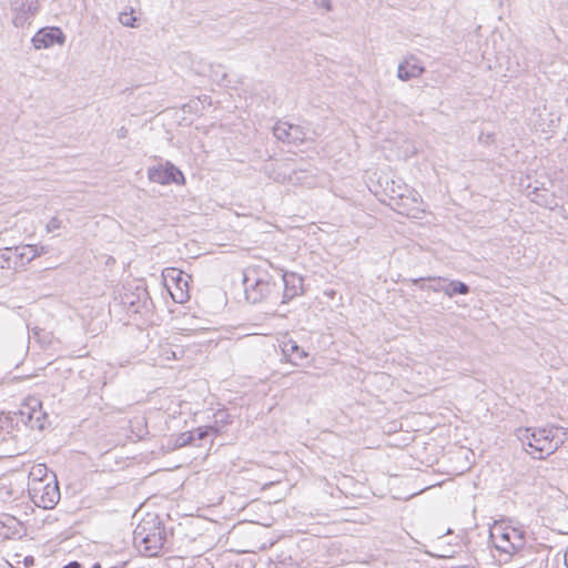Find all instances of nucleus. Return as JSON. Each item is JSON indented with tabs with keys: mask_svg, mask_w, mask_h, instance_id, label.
Wrapping results in <instances>:
<instances>
[{
	"mask_svg": "<svg viewBox=\"0 0 568 568\" xmlns=\"http://www.w3.org/2000/svg\"><path fill=\"white\" fill-rule=\"evenodd\" d=\"M518 438L534 449L535 458L542 459L556 452L566 440V433L558 426L525 428L518 430Z\"/></svg>",
	"mask_w": 568,
	"mask_h": 568,
	"instance_id": "f257e3e1",
	"label": "nucleus"
},
{
	"mask_svg": "<svg viewBox=\"0 0 568 568\" xmlns=\"http://www.w3.org/2000/svg\"><path fill=\"white\" fill-rule=\"evenodd\" d=\"M166 542V530L158 517L143 519L133 531V544L145 557L158 556Z\"/></svg>",
	"mask_w": 568,
	"mask_h": 568,
	"instance_id": "f03ea898",
	"label": "nucleus"
},
{
	"mask_svg": "<svg viewBox=\"0 0 568 568\" xmlns=\"http://www.w3.org/2000/svg\"><path fill=\"white\" fill-rule=\"evenodd\" d=\"M244 293L247 302L252 304L267 300L276 291V285L265 271L250 267L244 272Z\"/></svg>",
	"mask_w": 568,
	"mask_h": 568,
	"instance_id": "7ed1b4c3",
	"label": "nucleus"
},
{
	"mask_svg": "<svg viewBox=\"0 0 568 568\" xmlns=\"http://www.w3.org/2000/svg\"><path fill=\"white\" fill-rule=\"evenodd\" d=\"M490 538L495 548L507 555H514L526 545V531L504 523L495 524L490 529Z\"/></svg>",
	"mask_w": 568,
	"mask_h": 568,
	"instance_id": "20e7f679",
	"label": "nucleus"
},
{
	"mask_svg": "<svg viewBox=\"0 0 568 568\" xmlns=\"http://www.w3.org/2000/svg\"><path fill=\"white\" fill-rule=\"evenodd\" d=\"M28 491L32 501L43 509H52L60 500V489L55 477L49 478L47 483L28 484Z\"/></svg>",
	"mask_w": 568,
	"mask_h": 568,
	"instance_id": "39448f33",
	"label": "nucleus"
},
{
	"mask_svg": "<svg viewBox=\"0 0 568 568\" xmlns=\"http://www.w3.org/2000/svg\"><path fill=\"white\" fill-rule=\"evenodd\" d=\"M10 11L14 27H28L38 12V0H10Z\"/></svg>",
	"mask_w": 568,
	"mask_h": 568,
	"instance_id": "423d86ee",
	"label": "nucleus"
},
{
	"mask_svg": "<svg viewBox=\"0 0 568 568\" xmlns=\"http://www.w3.org/2000/svg\"><path fill=\"white\" fill-rule=\"evenodd\" d=\"M148 178L151 182L159 184H183L185 179L183 173L172 163L166 162L164 165L152 166L148 170Z\"/></svg>",
	"mask_w": 568,
	"mask_h": 568,
	"instance_id": "0eeeda50",
	"label": "nucleus"
},
{
	"mask_svg": "<svg viewBox=\"0 0 568 568\" xmlns=\"http://www.w3.org/2000/svg\"><path fill=\"white\" fill-rule=\"evenodd\" d=\"M34 49H48L54 44L62 45L65 42V36L58 27H45L40 29L32 38Z\"/></svg>",
	"mask_w": 568,
	"mask_h": 568,
	"instance_id": "6e6552de",
	"label": "nucleus"
},
{
	"mask_svg": "<svg viewBox=\"0 0 568 568\" xmlns=\"http://www.w3.org/2000/svg\"><path fill=\"white\" fill-rule=\"evenodd\" d=\"M283 304L303 293V277L301 275L296 273H285L283 275Z\"/></svg>",
	"mask_w": 568,
	"mask_h": 568,
	"instance_id": "1a4fd4ad",
	"label": "nucleus"
},
{
	"mask_svg": "<svg viewBox=\"0 0 568 568\" xmlns=\"http://www.w3.org/2000/svg\"><path fill=\"white\" fill-rule=\"evenodd\" d=\"M425 69L415 58H409L399 63L397 77L402 81L416 79L424 73Z\"/></svg>",
	"mask_w": 568,
	"mask_h": 568,
	"instance_id": "9d476101",
	"label": "nucleus"
},
{
	"mask_svg": "<svg viewBox=\"0 0 568 568\" xmlns=\"http://www.w3.org/2000/svg\"><path fill=\"white\" fill-rule=\"evenodd\" d=\"M469 286L464 282L442 277L440 293H444L448 297H453L455 295H466L469 293Z\"/></svg>",
	"mask_w": 568,
	"mask_h": 568,
	"instance_id": "9b49d317",
	"label": "nucleus"
},
{
	"mask_svg": "<svg viewBox=\"0 0 568 568\" xmlns=\"http://www.w3.org/2000/svg\"><path fill=\"white\" fill-rule=\"evenodd\" d=\"M282 352L287 361L294 365H298V361L307 356V354L294 341L283 342Z\"/></svg>",
	"mask_w": 568,
	"mask_h": 568,
	"instance_id": "f8f14e48",
	"label": "nucleus"
},
{
	"mask_svg": "<svg viewBox=\"0 0 568 568\" xmlns=\"http://www.w3.org/2000/svg\"><path fill=\"white\" fill-rule=\"evenodd\" d=\"M410 282L420 291L440 293L442 277H418Z\"/></svg>",
	"mask_w": 568,
	"mask_h": 568,
	"instance_id": "ddd939ff",
	"label": "nucleus"
},
{
	"mask_svg": "<svg viewBox=\"0 0 568 568\" xmlns=\"http://www.w3.org/2000/svg\"><path fill=\"white\" fill-rule=\"evenodd\" d=\"M163 277L165 284H171L172 286H175L178 283L183 284L185 286V280H190L189 274H185L184 272L175 267L165 268L163 271Z\"/></svg>",
	"mask_w": 568,
	"mask_h": 568,
	"instance_id": "4468645a",
	"label": "nucleus"
},
{
	"mask_svg": "<svg viewBox=\"0 0 568 568\" xmlns=\"http://www.w3.org/2000/svg\"><path fill=\"white\" fill-rule=\"evenodd\" d=\"M168 290L174 302L184 303L189 298V280H185V286L179 283L175 286L168 284Z\"/></svg>",
	"mask_w": 568,
	"mask_h": 568,
	"instance_id": "2eb2a0df",
	"label": "nucleus"
},
{
	"mask_svg": "<svg viewBox=\"0 0 568 568\" xmlns=\"http://www.w3.org/2000/svg\"><path fill=\"white\" fill-rule=\"evenodd\" d=\"M16 252H18V254L21 258H27L28 261H32L37 256H40L41 254L47 253V250L44 246L26 245L21 248L17 247Z\"/></svg>",
	"mask_w": 568,
	"mask_h": 568,
	"instance_id": "dca6fc26",
	"label": "nucleus"
},
{
	"mask_svg": "<svg viewBox=\"0 0 568 568\" xmlns=\"http://www.w3.org/2000/svg\"><path fill=\"white\" fill-rule=\"evenodd\" d=\"M55 477V475H48V468L43 464H39L37 466H33L30 474H29V484H32L34 481H44L47 483L49 478Z\"/></svg>",
	"mask_w": 568,
	"mask_h": 568,
	"instance_id": "f3484780",
	"label": "nucleus"
},
{
	"mask_svg": "<svg viewBox=\"0 0 568 568\" xmlns=\"http://www.w3.org/2000/svg\"><path fill=\"white\" fill-rule=\"evenodd\" d=\"M288 143L298 144L305 141L306 132L301 125L290 123Z\"/></svg>",
	"mask_w": 568,
	"mask_h": 568,
	"instance_id": "a211bd4d",
	"label": "nucleus"
},
{
	"mask_svg": "<svg viewBox=\"0 0 568 568\" xmlns=\"http://www.w3.org/2000/svg\"><path fill=\"white\" fill-rule=\"evenodd\" d=\"M290 123L287 122H277L273 126V134L274 136L282 142L288 143V133H290Z\"/></svg>",
	"mask_w": 568,
	"mask_h": 568,
	"instance_id": "6ab92c4d",
	"label": "nucleus"
},
{
	"mask_svg": "<svg viewBox=\"0 0 568 568\" xmlns=\"http://www.w3.org/2000/svg\"><path fill=\"white\" fill-rule=\"evenodd\" d=\"M186 445H195V433L194 432H185L181 433L176 436L174 440L175 447H184Z\"/></svg>",
	"mask_w": 568,
	"mask_h": 568,
	"instance_id": "aec40b11",
	"label": "nucleus"
},
{
	"mask_svg": "<svg viewBox=\"0 0 568 568\" xmlns=\"http://www.w3.org/2000/svg\"><path fill=\"white\" fill-rule=\"evenodd\" d=\"M27 328L29 331V338H33L41 344H45V343L50 342L49 334L41 335V329L38 326L27 325Z\"/></svg>",
	"mask_w": 568,
	"mask_h": 568,
	"instance_id": "412c9836",
	"label": "nucleus"
},
{
	"mask_svg": "<svg viewBox=\"0 0 568 568\" xmlns=\"http://www.w3.org/2000/svg\"><path fill=\"white\" fill-rule=\"evenodd\" d=\"M193 432L195 433V442H196V440H203L212 434H216L219 432V429L215 426L210 425V426L199 427Z\"/></svg>",
	"mask_w": 568,
	"mask_h": 568,
	"instance_id": "4be33fe9",
	"label": "nucleus"
},
{
	"mask_svg": "<svg viewBox=\"0 0 568 568\" xmlns=\"http://www.w3.org/2000/svg\"><path fill=\"white\" fill-rule=\"evenodd\" d=\"M124 305H129L128 316H132L134 314H140V306L135 305V300L133 295H125L122 300Z\"/></svg>",
	"mask_w": 568,
	"mask_h": 568,
	"instance_id": "5701e85b",
	"label": "nucleus"
},
{
	"mask_svg": "<svg viewBox=\"0 0 568 568\" xmlns=\"http://www.w3.org/2000/svg\"><path fill=\"white\" fill-rule=\"evenodd\" d=\"M13 251L12 248H3L0 250V268L10 267V261L12 257Z\"/></svg>",
	"mask_w": 568,
	"mask_h": 568,
	"instance_id": "b1692460",
	"label": "nucleus"
},
{
	"mask_svg": "<svg viewBox=\"0 0 568 568\" xmlns=\"http://www.w3.org/2000/svg\"><path fill=\"white\" fill-rule=\"evenodd\" d=\"M136 20L135 17H133V11L131 12H122L120 13L119 21L121 24L125 27H134V21Z\"/></svg>",
	"mask_w": 568,
	"mask_h": 568,
	"instance_id": "393cba45",
	"label": "nucleus"
},
{
	"mask_svg": "<svg viewBox=\"0 0 568 568\" xmlns=\"http://www.w3.org/2000/svg\"><path fill=\"white\" fill-rule=\"evenodd\" d=\"M60 227H61V221H60L58 217H52V219L48 222V224H47V226H45L47 232H49V233H50V232H53V231H55V230H58V229H60Z\"/></svg>",
	"mask_w": 568,
	"mask_h": 568,
	"instance_id": "a878e982",
	"label": "nucleus"
},
{
	"mask_svg": "<svg viewBox=\"0 0 568 568\" xmlns=\"http://www.w3.org/2000/svg\"><path fill=\"white\" fill-rule=\"evenodd\" d=\"M316 7L323 8L326 11H332V1L331 0H313Z\"/></svg>",
	"mask_w": 568,
	"mask_h": 568,
	"instance_id": "bb28decb",
	"label": "nucleus"
},
{
	"mask_svg": "<svg viewBox=\"0 0 568 568\" xmlns=\"http://www.w3.org/2000/svg\"><path fill=\"white\" fill-rule=\"evenodd\" d=\"M538 196H539V194L536 193V196L532 199V201L538 203V204H540V205H549L554 201V199H551V201H548V200L541 201V200L538 199Z\"/></svg>",
	"mask_w": 568,
	"mask_h": 568,
	"instance_id": "cd10ccee",
	"label": "nucleus"
},
{
	"mask_svg": "<svg viewBox=\"0 0 568 568\" xmlns=\"http://www.w3.org/2000/svg\"><path fill=\"white\" fill-rule=\"evenodd\" d=\"M403 197H404L403 193L396 192L395 190H392V195H390L392 200H396V199L403 200Z\"/></svg>",
	"mask_w": 568,
	"mask_h": 568,
	"instance_id": "c85d7f7f",
	"label": "nucleus"
},
{
	"mask_svg": "<svg viewBox=\"0 0 568 568\" xmlns=\"http://www.w3.org/2000/svg\"><path fill=\"white\" fill-rule=\"evenodd\" d=\"M63 568H82V565L78 561H71L65 565Z\"/></svg>",
	"mask_w": 568,
	"mask_h": 568,
	"instance_id": "c756f323",
	"label": "nucleus"
},
{
	"mask_svg": "<svg viewBox=\"0 0 568 568\" xmlns=\"http://www.w3.org/2000/svg\"><path fill=\"white\" fill-rule=\"evenodd\" d=\"M33 561H34V559L31 556H28V557L24 558V565L27 567L31 566L33 564Z\"/></svg>",
	"mask_w": 568,
	"mask_h": 568,
	"instance_id": "7c9ffc66",
	"label": "nucleus"
},
{
	"mask_svg": "<svg viewBox=\"0 0 568 568\" xmlns=\"http://www.w3.org/2000/svg\"><path fill=\"white\" fill-rule=\"evenodd\" d=\"M91 568H101V565L97 562Z\"/></svg>",
	"mask_w": 568,
	"mask_h": 568,
	"instance_id": "2f4dec72",
	"label": "nucleus"
},
{
	"mask_svg": "<svg viewBox=\"0 0 568 568\" xmlns=\"http://www.w3.org/2000/svg\"><path fill=\"white\" fill-rule=\"evenodd\" d=\"M33 414H36V410H33V413H29V419L33 418Z\"/></svg>",
	"mask_w": 568,
	"mask_h": 568,
	"instance_id": "473e14b6",
	"label": "nucleus"
},
{
	"mask_svg": "<svg viewBox=\"0 0 568 568\" xmlns=\"http://www.w3.org/2000/svg\"><path fill=\"white\" fill-rule=\"evenodd\" d=\"M124 132H125V130H124V128H122V129H121V136H123V135H124Z\"/></svg>",
	"mask_w": 568,
	"mask_h": 568,
	"instance_id": "72a5a7b5",
	"label": "nucleus"
}]
</instances>
